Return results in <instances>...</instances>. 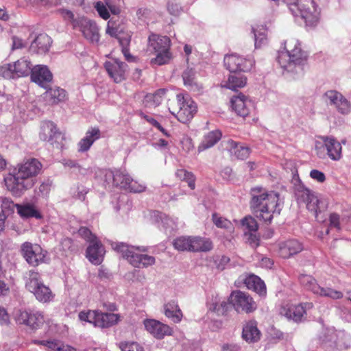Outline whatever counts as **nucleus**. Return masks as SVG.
<instances>
[{
  "label": "nucleus",
  "instance_id": "obj_1",
  "mask_svg": "<svg viewBox=\"0 0 351 351\" xmlns=\"http://www.w3.org/2000/svg\"><path fill=\"white\" fill-rule=\"evenodd\" d=\"M43 168L42 163L36 158L28 159L19 163L4 177L7 190L14 197H21L34 187L36 177Z\"/></svg>",
  "mask_w": 351,
  "mask_h": 351
},
{
  "label": "nucleus",
  "instance_id": "obj_2",
  "mask_svg": "<svg viewBox=\"0 0 351 351\" xmlns=\"http://www.w3.org/2000/svg\"><path fill=\"white\" fill-rule=\"evenodd\" d=\"M250 206L252 213L260 220L270 223L275 215H280L279 195L260 186L252 188Z\"/></svg>",
  "mask_w": 351,
  "mask_h": 351
},
{
  "label": "nucleus",
  "instance_id": "obj_3",
  "mask_svg": "<svg viewBox=\"0 0 351 351\" xmlns=\"http://www.w3.org/2000/svg\"><path fill=\"white\" fill-rule=\"evenodd\" d=\"M285 51L280 52L278 62L280 66L289 72L296 71L297 67L306 64L308 53L301 47L300 43L295 38L287 39L285 42Z\"/></svg>",
  "mask_w": 351,
  "mask_h": 351
},
{
  "label": "nucleus",
  "instance_id": "obj_4",
  "mask_svg": "<svg viewBox=\"0 0 351 351\" xmlns=\"http://www.w3.org/2000/svg\"><path fill=\"white\" fill-rule=\"evenodd\" d=\"M167 106L170 113L182 123H189L197 112L196 103L191 98H185L182 94L169 99Z\"/></svg>",
  "mask_w": 351,
  "mask_h": 351
},
{
  "label": "nucleus",
  "instance_id": "obj_5",
  "mask_svg": "<svg viewBox=\"0 0 351 351\" xmlns=\"http://www.w3.org/2000/svg\"><path fill=\"white\" fill-rule=\"evenodd\" d=\"M112 247L121 253L123 258L134 267L143 268L155 264L156 259L154 256L141 253L146 251L145 247L140 249L124 243H115Z\"/></svg>",
  "mask_w": 351,
  "mask_h": 351
},
{
  "label": "nucleus",
  "instance_id": "obj_6",
  "mask_svg": "<svg viewBox=\"0 0 351 351\" xmlns=\"http://www.w3.org/2000/svg\"><path fill=\"white\" fill-rule=\"evenodd\" d=\"M171 40L168 36L152 34L148 38L147 51L156 53V56L150 61L152 64L163 65L171 58L170 53Z\"/></svg>",
  "mask_w": 351,
  "mask_h": 351
},
{
  "label": "nucleus",
  "instance_id": "obj_7",
  "mask_svg": "<svg viewBox=\"0 0 351 351\" xmlns=\"http://www.w3.org/2000/svg\"><path fill=\"white\" fill-rule=\"evenodd\" d=\"M26 275L25 288L34 294L37 300L43 303H48L53 300L55 294L48 286L43 283L38 271L31 269Z\"/></svg>",
  "mask_w": 351,
  "mask_h": 351
},
{
  "label": "nucleus",
  "instance_id": "obj_8",
  "mask_svg": "<svg viewBox=\"0 0 351 351\" xmlns=\"http://www.w3.org/2000/svg\"><path fill=\"white\" fill-rule=\"evenodd\" d=\"M173 247L180 252H206L213 247V242L208 238L199 236H181L173 241Z\"/></svg>",
  "mask_w": 351,
  "mask_h": 351
},
{
  "label": "nucleus",
  "instance_id": "obj_9",
  "mask_svg": "<svg viewBox=\"0 0 351 351\" xmlns=\"http://www.w3.org/2000/svg\"><path fill=\"white\" fill-rule=\"evenodd\" d=\"M78 316L81 321L89 322L94 326L101 328H110L120 321L119 314L103 313L99 311H82Z\"/></svg>",
  "mask_w": 351,
  "mask_h": 351
},
{
  "label": "nucleus",
  "instance_id": "obj_10",
  "mask_svg": "<svg viewBox=\"0 0 351 351\" xmlns=\"http://www.w3.org/2000/svg\"><path fill=\"white\" fill-rule=\"evenodd\" d=\"M228 301L238 313L249 314L257 308L256 302L253 298L249 293L240 290L233 291L228 298Z\"/></svg>",
  "mask_w": 351,
  "mask_h": 351
},
{
  "label": "nucleus",
  "instance_id": "obj_11",
  "mask_svg": "<svg viewBox=\"0 0 351 351\" xmlns=\"http://www.w3.org/2000/svg\"><path fill=\"white\" fill-rule=\"evenodd\" d=\"M39 138L43 141L49 142L57 149H62L64 147V135L59 131L57 125L51 121L43 122L39 132Z\"/></svg>",
  "mask_w": 351,
  "mask_h": 351
},
{
  "label": "nucleus",
  "instance_id": "obj_12",
  "mask_svg": "<svg viewBox=\"0 0 351 351\" xmlns=\"http://www.w3.org/2000/svg\"><path fill=\"white\" fill-rule=\"evenodd\" d=\"M313 308L312 302H306L298 304L286 302L282 304L279 312L281 315L285 316L289 320L300 322L306 319L307 311Z\"/></svg>",
  "mask_w": 351,
  "mask_h": 351
},
{
  "label": "nucleus",
  "instance_id": "obj_13",
  "mask_svg": "<svg viewBox=\"0 0 351 351\" xmlns=\"http://www.w3.org/2000/svg\"><path fill=\"white\" fill-rule=\"evenodd\" d=\"M31 63L21 58L14 63L5 64L0 66V76L5 79H14L27 75L31 72Z\"/></svg>",
  "mask_w": 351,
  "mask_h": 351
},
{
  "label": "nucleus",
  "instance_id": "obj_14",
  "mask_svg": "<svg viewBox=\"0 0 351 351\" xmlns=\"http://www.w3.org/2000/svg\"><path fill=\"white\" fill-rule=\"evenodd\" d=\"M21 252L27 263L33 267L45 263L47 251H45L38 244L26 241L21 245Z\"/></svg>",
  "mask_w": 351,
  "mask_h": 351
},
{
  "label": "nucleus",
  "instance_id": "obj_15",
  "mask_svg": "<svg viewBox=\"0 0 351 351\" xmlns=\"http://www.w3.org/2000/svg\"><path fill=\"white\" fill-rule=\"evenodd\" d=\"M223 62L226 68L231 73L249 72L255 64L253 58H244L236 53L226 55Z\"/></svg>",
  "mask_w": 351,
  "mask_h": 351
},
{
  "label": "nucleus",
  "instance_id": "obj_16",
  "mask_svg": "<svg viewBox=\"0 0 351 351\" xmlns=\"http://www.w3.org/2000/svg\"><path fill=\"white\" fill-rule=\"evenodd\" d=\"M295 195L298 202L306 203L307 209L313 212L317 218L318 213L322 212L321 202L317 197L311 193L310 190L300 185L296 187Z\"/></svg>",
  "mask_w": 351,
  "mask_h": 351
},
{
  "label": "nucleus",
  "instance_id": "obj_17",
  "mask_svg": "<svg viewBox=\"0 0 351 351\" xmlns=\"http://www.w3.org/2000/svg\"><path fill=\"white\" fill-rule=\"evenodd\" d=\"M112 177L113 184L117 186H120L125 189H129L134 193H141L145 191V187L143 185L136 186V182L126 173L121 170L110 171L106 175Z\"/></svg>",
  "mask_w": 351,
  "mask_h": 351
},
{
  "label": "nucleus",
  "instance_id": "obj_18",
  "mask_svg": "<svg viewBox=\"0 0 351 351\" xmlns=\"http://www.w3.org/2000/svg\"><path fill=\"white\" fill-rule=\"evenodd\" d=\"M15 320L17 324L27 326L32 330L40 328L45 323L44 315L41 313L21 310L16 313Z\"/></svg>",
  "mask_w": 351,
  "mask_h": 351
},
{
  "label": "nucleus",
  "instance_id": "obj_19",
  "mask_svg": "<svg viewBox=\"0 0 351 351\" xmlns=\"http://www.w3.org/2000/svg\"><path fill=\"white\" fill-rule=\"evenodd\" d=\"M104 67L115 83L121 82L125 79L128 65L125 62L114 59L106 62Z\"/></svg>",
  "mask_w": 351,
  "mask_h": 351
},
{
  "label": "nucleus",
  "instance_id": "obj_20",
  "mask_svg": "<svg viewBox=\"0 0 351 351\" xmlns=\"http://www.w3.org/2000/svg\"><path fill=\"white\" fill-rule=\"evenodd\" d=\"M320 138L328 157L333 161L340 160L342 158L341 143L332 136H322Z\"/></svg>",
  "mask_w": 351,
  "mask_h": 351
},
{
  "label": "nucleus",
  "instance_id": "obj_21",
  "mask_svg": "<svg viewBox=\"0 0 351 351\" xmlns=\"http://www.w3.org/2000/svg\"><path fill=\"white\" fill-rule=\"evenodd\" d=\"M231 106L237 115L243 118L247 117L254 108L252 101L241 94L231 99Z\"/></svg>",
  "mask_w": 351,
  "mask_h": 351
},
{
  "label": "nucleus",
  "instance_id": "obj_22",
  "mask_svg": "<svg viewBox=\"0 0 351 351\" xmlns=\"http://www.w3.org/2000/svg\"><path fill=\"white\" fill-rule=\"evenodd\" d=\"M144 326L150 334L158 339L164 338L166 335H171L173 333V329L169 326L156 319H145Z\"/></svg>",
  "mask_w": 351,
  "mask_h": 351
},
{
  "label": "nucleus",
  "instance_id": "obj_23",
  "mask_svg": "<svg viewBox=\"0 0 351 351\" xmlns=\"http://www.w3.org/2000/svg\"><path fill=\"white\" fill-rule=\"evenodd\" d=\"M77 27L80 28V30L87 40L92 43L99 41V28L94 21L84 16L80 17Z\"/></svg>",
  "mask_w": 351,
  "mask_h": 351
},
{
  "label": "nucleus",
  "instance_id": "obj_24",
  "mask_svg": "<svg viewBox=\"0 0 351 351\" xmlns=\"http://www.w3.org/2000/svg\"><path fill=\"white\" fill-rule=\"evenodd\" d=\"M86 258L88 261L96 265H100L105 254L104 247L99 239L89 243L86 249Z\"/></svg>",
  "mask_w": 351,
  "mask_h": 351
},
{
  "label": "nucleus",
  "instance_id": "obj_25",
  "mask_svg": "<svg viewBox=\"0 0 351 351\" xmlns=\"http://www.w3.org/2000/svg\"><path fill=\"white\" fill-rule=\"evenodd\" d=\"M53 75L47 66L38 65L31 70L32 81L45 88H47L46 84L52 80Z\"/></svg>",
  "mask_w": 351,
  "mask_h": 351
},
{
  "label": "nucleus",
  "instance_id": "obj_26",
  "mask_svg": "<svg viewBox=\"0 0 351 351\" xmlns=\"http://www.w3.org/2000/svg\"><path fill=\"white\" fill-rule=\"evenodd\" d=\"M303 250L302 243L296 239H289L279 244V255L283 258H288L298 254Z\"/></svg>",
  "mask_w": 351,
  "mask_h": 351
},
{
  "label": "nucleus",
  "instance_id": "obj_27",
  "mask_svg": "<svg viewBox=\"0 0 351 351\" xmlns=\"http://www.w3.org/2000/svg\"><path fill=\"white\" fill-rule=\"evenodd\" d=\"M47 102L49 104H58L67 99V94L64 89L60 87L47 88L45 93Z\"/></svg>",
  "mask_w": 351,
  "mask_h": 351
},
{
  "label": "nucleus",
  "instance_id": "obj_28",
  "mask_svg": "<svg viewBox=\"0 0 351 351\" xmlns=\"http://www.w3.org/2000/svg\"><path fill=\"white\" fill-rule=\"evenodd\" d=\"M244 284L248 289L255 291L260 295L266 293L265 282L258 276L254 274L247 276L244 280Z\"/></svg>",
  "mask_w": 351,
  "mask_h": 351
},
{
  "label": "nucleus",
  "instance_id": "obj_29",
  "mask_svg": "<svg viewBox=\"0 0 351 351\" xmlns=\"http://www.w3.org/2000/svg\"><path fill=\"white\" fill-rule=\"evenodd\" d=\"M164 312L167 317L171 319L174 323L181 322L183 314L177 301L171 300L164 305Z\"/></svg>",
  "mask_w": 351,
  "mask_h": 351
},
{
  "label": "nucleus",
  "instance_id": "obj_30",
  "mask_svg": "<svg viewBox=\"0 0 351 351\" xmlns=\"http://www.w3.org/2000/svg\"><path fill=\"white\" fill-rule=\"evenodd\" d=\"M242 337L247 342H256L260 339L261 332L254 321L247 322L243 328Z\"/></svg>",
  "mask_w": 351,
  "mask_h": 351
},
{
  "label": "nucleus",
  "instance_id": "obj_31",
  "mask_svg": "<svg viewBox=\"0 0 351 351\" xmlns=\"http://www.w3.org/2000/svg\"><path fill=\"white\" fill-rule=\"evenodd\" d=\"M33 343L47 347L49 350V351H76L74 347L64 344L58 340H34Z\"/></svg>",
  "mask_w": 351,
  "mask_h": 351
},
{
  "label": "nucleus",
  "instance_id": "obj_32",
  "mask_svg": "<svg viewBox=\"0 0 351 351\" xmlns=\"http://www.w3.org/2000/svg\"><path fill=\"white\" fill-rule=\"evenodd\" d=\"M230 303L221 299L217 295L212 298L210 302L208 304L209 311L215 313L218 316L226 315L229 311Z\"/></svg>",
  "mask_w": 351,
  "mask_h": 351
},
{
  "label": "nucleus",
  "instance_id": "obj_33",
  "mask_svg": "<svg viewBox=\"0 0 351 351\" xmlns=\"http://www.w3.org/2000/svg\"><path fill=\"white\" fill-rule=\"evenodd\" d=\"M16 209L18 214L22 218L34 217L36 219H41L43 217L35 206L31 204H17Z\"/></svg>",
  "mask_w": 351,
  "mask_h": 351
},
{
  "label": "nucleus",
  "instance_id": "obj_34",
  "mask_svg": "<svg viewBox=\"0 0 351 351\" xmlns=\"http://www.w3.org/2000/svg\"><path fill=\"white\" fill-rule=\"evenodd\" d=\"M299 281L304 289L314 294L317 295V293L320 291L321 287L318 285L316 279L311 275L301 274L299 276Z\"/></svg>",
  "mask_w": 351,
  "mask_h": 351
},
{
  "label": "nucleus",
  "instance_id": "obj_35",
  "mask_svg": "<svg viewBox=\"0 0 351 351\" xmlns=\"http://www.w3.org/2000/svg\"><path fill=\"white\" fill-rule=\"evenodd\" d=\"M167 90L165 88H160L155 91L154 93L147 94L145 96V102L150 106L157 107L162 104L163 100L166 98Z\"/></svg>",
  "mask_w": 351,
  "mask_h": 351
},
{
  "label": "nucleus",
  "instance_id": "obj_36",
  "mask_svg": "<svg viewBox=\"0 0 351 351\" xmlns=\"http://www.w3.org/2000/svg\"><path fill=\"white\" fill-rule=\"evenodd\" d=\"M221 132L218 130L208 132L204 136L199 148L205 149L213 147L221 139Z\"/></svg>",
  "mask_w": 351,
  "mask_h": 351
},
{
  "label": "nucleus",
  "instance_id": "obj_37",
  "mask_svg": "<svg viewBox=\"0 0 351 351\" xmlns=\"http://www.w3.org/2000/svg\"><path fill=\"white\" fill-rule=\"evenodd\" d=\"M247 78L243 75H230L228 77L225 86L229 89L236 90L237 88H243L245 86Z\"/></svg>",
  "mask_w": 351,
  "mask_h": 351
},
{
  "label": "nucleus",
  "instance_id": "obj_38",
  "mask_svg": "<svg viewBox=\"0 0 351 351\" xmlns=\"http://www.w3.org/2000/svg\"><path fill=\"white\" fill-rule=\"evenodd\" d=\"M51 38L47 34H40L34 40V44L41 53L49 51L51 46Z\"/></svg>",
  "mask_w": 351,
  "mask_h": 351
},
{
  "label": "nucleus",
  "instance_id": "obj_39",
  "mask_svg": "<svg viewBox=\"0 0 351 351\" xmlns=\"http://www.w3.org/2000/svg\"><path fill=\"white\" fill-rule=\"evenodd\" d=\"M228 144L231 149H233V152L236 157L241 160H244L250 155V149L248 147L239 146L238 144L234 141H229Z\"/></svg>",
  "mask_w": 351,
  "mask_h": 351
},
{
  "label": "nucleus",
  "instance_id": "obj_40",
  "mask_svg": "<svg viewBox=\"0 0 351 351\" xmlns=\"http://www.w3.org/2000/svg\"><path fill=\"white\" fill-rule=\"evenodd\" d=\"M252 31L254 35L255 39V47H261V45L266 40L267 37V28L265 26H261V27L258 30L257 28H252Z\"/></svg>",
  "mask_w": 351,
  "mask_h": 351
},
{
  "label": "nucleus",
  "instance_id": "obj_41",
  "mask_svg": "<svg viewBox=\"0 0 351 351\" xmlns=\"http://www.w3.org/2000/svg\"><path fill=\"white\" fill-rule=\"evenodd\" d=\"M195 73L192 69H186L182 73V78L185 86L194 88L197 86L195 77Z\"/></svg>",
  "mask_w": 351,
  "mask_h": 351
},
{
  "label": "nucleus",
  "instance_id": "obj_42",
  "mask_svg": "<svg viewBox=\"0 0 351 351\" xmlns=\"http://www.w3.org/2000/svg\"><path fill=\"white\" fill-rule=\"evenodd\" d=\"M343 97V95L341 93L334 90H328L324 95V97L328 100L330 104L335 106V108L338 106V103L341 101Z\"/></svg>",
  "mask_w": 351,
  "mask_h": 351
},
{
  "label": "nucleus",
  "instance_id": "obj_43",
  "mask_svg": "<svg viewBox=\"0 0 351 351\" xmlns=\"http://www.w3.org/2000/svg\"><path fill=\"white\" fill-rule=\"evenodd\" d=\"M320 296L328 297L332 299H340L343 297V293L331 288L320 287V291L317 293Z\"/></svg>",
  "mask_w": 351,
  "mask_h": 351
},
{
  "label": "nucleus",
  "instance_id": "obj_44",
  "mask_svg": "<svg viewBox=\"0 0 351 351\" xmlns=\"http://www.w3.org/2000/svg\"><path fill=\"white\" fill-rule=\"evenodd\" d=\"M241 225L250 232H256L258 228L256 220L252 216H247L241 220Z\"/></svg>",
  "mask_w": 351,
  "mask_h": 351
},
{
  "label": "nucleus",
  "instance_id": "obj_45",
  "mask_svg": "<svg viewBox=\"0 0 351 351\" xmlns=\"http://www.w3.org/2000/svg\"><path fill=\"white\" fill-rule=\"evenodd\" d=\"M212 219L214 224L217 228L228 229L232 226V223L230 221L219 216L217 213L213 214Z\"/></svg>",
  "mask_w": 351,
  "mask_h": 351
},
{
  "label": "nucleus",
  "instance_id": "obj_46",
  "mask_svg": "<svg viewBox=\"0 0 351 351\" xmlns=\"http://www.w3.org/2000/svg\"><path fill=\"white\" fill-rule=\"evenodd\" d=\"M119 347L121 351H144L143 346L134 341L121 342Z\"/></svg>",
  "mask_w": 351,
  "mask_h": 351
},
{
  "label": "nucleus",
  "instance_id": "obj_47",
  "mask_svg": "<svg viewBox=\"0 0 351 351\" xmlns=\"http://www.w3.org/2000/svg\"><path fill=\"white\" fill-rule=\"evenodd\" d=\"M79 235L89 243L98 239V238L86 227H81L78 230Z\"/></svg>",
  "mask_w": 351,
  "mask_h": 351
},
{
  "label": "nucleus",
  "instance_id": "obj_48",
  "mask_svg": "<svg viewBox=\"0 0 351 351\" xmlns=\"http://www.w3.org/2000/svg\"><path fill=\"white\" fill-rule=\"evenodd\" d=\"M62 16L65 21L70 22L73 28H77L80 23V17L75 19L74 14L69 10H62L60 11Z\"/></svg>",
  "mask_w": 351,
  "mask_h": 351
},
{
  "label": "nucleus",
  "instance_id": "obj_49",
  "mask_svg": "<svg viewBox=\"0 0 351 351\" xmlns=\"http://www.w3.org/2000/svg\"><path fill=\"white\" fill-rule=\"evenodd\" d=\"M338 104L336 109L340 114H348L351 112V103L344 96Z\"/></svg>",
  "mask_w": 351,
  "mask_h": 351
},
{
  "label": "nucleus",
  "instance_id": "obj_50",
  "mask_svg": "<svg viewBox=\"0 0 351 351\" xmlns=\"http://www.w3.org/2000/svg\"><path fill=\"white\" fill-rule=\"evenodd\" d=\"M17 204H14L10 198L2 197L1 202V211H3V213L5 210L12 212L14 208H16Z\"/></svg>",
  "mask_w": 351,
  "mask_h": 351
},
{
  "label": "nucleus",
  "instance_id": "obj_51",
  "mask_svg": "<svg viewBox=\"0 0 351 351\" xmlns=\"http://www.w3.org/2000/svg\"><path fill=\"white\" fill-rule=\"evenodd\" d=\"M61 250L64 252H69L74 250L73 241L70 238H64L60 242Z\"/></svg>",
  "mask_w": 351,
  "mask_h": 351
},
{
  "label": "nucleus",
  "instance_id": "obj_52",
  "mask_svg": "<svg viewBox=\"0 0 351 351\" xmlns=\"http://www.w3.org/2000/svg\"><path fill=\"white\" fill-rule=\"evenodd\" d=\"M101 136V132L98 128H91L86 133L85 137L88 140H92L93 143Z\"/></svg>",
  "mask_w": 351,
  "mask_h": 351
},
{
  "label": "nucleus",
  "instance_id": "obj_53",
  "mask_svg": "<svg viewBox=\"0 0 351 351\" xmlns=\"http://www.w3.org/2000/svg\"><path fill=\"white\" fill-rule=\"evenodd\" d=\"M117 38L121 46V49L128 48L130 45L132 35L129 33H126L119 36Z\"/></svg>",
  "mask_w": 351,
  "mask_h": 351
},
{
  "label": "nucleus",
  "instance_id": "obj_54",
  "mask_svg": "<svg viewBox=\"0 0 351 351\" xmlns=\"http://www.w3.org/2000/svg\"><path fill=\"white\" fill-rule=\"evenodd\" d=\"M93 144L92 140H88L84 136L78 143L79 152H84L88 151Z\"/></svg>",
  "mask_w": 351,
  "mask_h": 351
},
{
  "label": "nucleus",
  "instance_id": "obj_55",
  "mask_svg": "<svg viewBox=\"0 0 351 351\" xmlns=\"http://www.w3.org/2000/svg\"><path fill=\"white\" fill-rule=\"evenodd\" d=\"M310 176L319 182H324L326 180L324 173L319 170L313 169L310 172Z\"/></svg>",
  "mask_w": 351,
  "mask_h": 351
},
{
  "label": "nucleus",
  "instance_id": "obj_56",
  "mask_svg": "<svg viewBox=\"0 0 351 351\" xmlns=\"http://www.w3.org/2000/svg\"><path fill=\"white\" fill-rule=\"evenodd\" d=\"M151 11L150 10L146 8H140L136 10V16L140 20H143L147 19L150 15Z\"/></svg>",
  "mask_w": 351,
  "mask_h": 351
},
{
  "label": "nucleus",
  "instance_id": "obj_57",
  "mask_svg": "<svg viewBox=\"0 0 351 351\" xmlns=\"http://www.w3.org/2000/svg\"><path fill=\"white\" fill-rule=\"evenodd\" d=\"M167 8L169 13L173 15H178L181 11V7L173 1L169 2Z\"/></svg>",
  "mask_w": 351,
  "mask_h": 351
},
{
  "label": "nucleus",
  "instance_id": "obj_58",
  "mask_svg": "<svg viewBox=\"0 0 351 351\" xmlns=\"http://www.w3.org/2000/svg\"><path fill=\"white\" fill-rule=\"evenodd\" d=\"M330 226L334 228H340V216L337 213H332L329 218Z\"/></svg>",
  "mask_w": 351,
  "mask_h": 351
},
{
  "label": "nucleus",
  "instance_id": "obj_59",
  "mask_svg": "<svg viewBox=\"0 0 351 351\" xmlns=\"http://www.w3.org/2000/svg\"><path fill=\"white\" fill-rule=\"evenodd\" d=\"M148 123L160 130L166 136L169 137L170 136L168 132L154 118L149 119Z\"/></svg>",
  "mask_w": 351,
  "mask_h": 351
},
{
  "label": "nucleus",
  "instance_id": "obj_60",
  "mask_svg": "<svg viewBox=\"0 0 351 351\" xmlns=\"http://www.w3.org/2000/svg\"><path fill=\"white\" fill-rule=\"evenodd\" d=\"M10 324V316L7 311L3 308L0 310V325L7 326Z\"/></svg>",
  "mask_w": 351,
  "mask_h": 351
},
{
  "label": "nucleus",
  "instance_id": "obj_61",
  "mask_svg": "<svg viewBox=\"0 0 351 351\" xmlns=\"http://www.w3.org/2000/svg\"><path fill=\"white\" fill-rule=\"evenodd\" d=\"M12 50L19 49H21V48L24 47L23 40L21 38H20L16 36H14L12 38Z\"/></svg>",
  "mask_w": 351,
  "mask_h": 351
},
{
  "label": "nucleus",
  "instance_id": "obj_62",
  "mask_svg": "<svg viewBox=\"0 0 351 351\" xmlns=\"http://www.w3.org/2000/svg\"><path fill=\"white\" fill-rule=\"evenodd\" d=\"M183 181H185L187 182L189 187L193 190L195 188V177L194 174L191 172L189 173V175L183 180Z\"/></svg>",
  "mask_w": 351,
  "mask_h": 351
},
{
  "label": "nucleus",
  "instance_id": "obj_63",
  "mask_svg": "<svg viewBox=\"0 0 351 351\" xmlns=\"http://www.w3.org/2000/svg\"><path fill=\"white\" fill-rule=\"evenodd\" d=\"M240 346L235 343H225L221 347V351H239Z\"/></svg>",
  "mask_w": 351,
  "mask_h": 351
},
{
  "label": "nucleus",
  "instance_id": "obj_64",
  "mask_svg": "<svg viewBox=\"0 0 351 351\" xmlns=\"http://www.w3.org/2000/svg\"><path fill=\"white\" fill-rule=\"evenodd\" d=\"M248 243H250V245L252 247H257L258 245H259V239L258 237L252 234V233H250L249 234V237H248Z\"/></svg>",
  "mask_w": 351,
  "mask_h": 351
}]
</instances>
